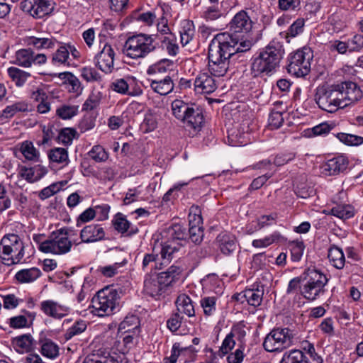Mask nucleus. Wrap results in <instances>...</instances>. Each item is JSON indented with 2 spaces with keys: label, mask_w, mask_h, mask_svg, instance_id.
Listing matches in <instances>:
<instances>
[{
  "label": "nucleus",
  "mask_w": 363,
  "mask_h": 363,
  "mask_svg": "<svg viewBox=\"0 0 363 363\" xmlns=\"http://www.w3.org/2000/svg\"><path fill=\"white\" fill-rule=\"evenodd\" d=\"M161 43L162 48L167 52L169 55L176 56L178 54L179 48L177 43L175 37L172 34L164 36L161 40Z\"/></svg>",
  "instance_id": "nucleus-40"
},
{
  "label": "nucleus",
  "mask_w": 363,
  "mask_h": 363,
  "mask_svg": "<svg viewBox=\"0 0 363 363\" xmlns=\"http://www.w3.org/2000/svg\"><path fill=\"white\" fill-rule=\"evenodd\" d=\"M48 172L45 167L38 164L30 168L24 167V178L30 183L40 180Z\"/></svg>",
  "instance_id": "nucleus-33"
},
{
  "label": "nucleus",
  "mask_w": 363,
  "mask_h": 363,
  "mask_svg": "<svg viewBox=\"0 0 363 363\" xmlns=\"http://www.w3.org/2000/svg\"><path fill=\"white\" fill-rule=\"evenodd\" d=\"M187 236L186 228L178 223L170 225L162 232V237L167 242L185 240Z\"/></svg>",
  "instance_id": "nucleus-24"
},
{
  "label": "nucleus",
  "mask_w": 363,
  "mask_h": 363,
  "mask_svg": "<svg viewBox=\"0 0 363 363\" xmlns=\"http://www.w3.org/2000/svg\"><path fill=\"white\" fill-rule=\"evenodd\" d=\"M338 139L348 145H358L363 143V138L354 135L340 133L337 134Z\"/></svg>",
  "instance_id": "nucleus-55"
},
{
  "label": "nucleus",
  "mask_w": 363,
  "mask_h": 363,
  "mask_svg": "<svg viewBox=\"0 0 363 363\" xmlns=\"http://www.w3.org/2000/svg\"><path fill=\"white\" fill-rule=\"evenodd\" d=\"M313 58V52L309 47L304 46L297 50L290 55L288 72L296 77L306 76L311 71Z\"/></svg>",
  "instance_id": "nucleus-9"
},
{
  "label": "nucleus",
  "mask_w": 363,
  "mask_h": 363,
  "mask_svg": "<svg viewBox=\"0 0 363 363\" xmlns=\"http://www.w3.org/2000/svg\"><path fill=\"white\" fill-rule=\"evenodd\" d=\"M52 9L48 0H24V11L35 18L48 15Z\"/></svg>",
  "instance_id": "nucleus-18"
},
{
  "label": "nucleus",
  "mask_w": 363,
  "mask_h": 363,
  "mask_svg": "<svg viewBox=\"0 0 363 363\" xmlns=\"http://www.w3.org/2000/svg\"><path fill=\"white\" fill-rule=\"evenodd\" d=\"M305 280L301 293L306 299L315 301L325 294L328 279L323 273L315 269L308 270Z\"/></svg>",
  "instance_id": "nucleus-8"
},
{
  "label": "nucleus",
  "mask_w": 363,
  "mask_h": 363,
  "mask_svg": "<svg viewBox=\"0 0 363 363\" xmlns=\"http://www.w3.org/2000/svg\"><path fill=\"white\" fill-rule=\"evenodd\" d=\"M41 354L49 359H55L59 355V346L47 339L41 345Z\"/></svg>",
  "instance_id": "nucleus-41"
},
{
  "label": "nucleus",
  "mask_w": 363,
  "mask_h": 363,
  "mask_svg": "<svg viewBox=\"0 0 363 363\" xmlns=\"http://www.w3.org/2000/svg\"><path fill=\"white\" fill-rule=\"evenodd\" d=\"M24 43L27 45H32L37 49L51 48L54 46L52 39L46 38H36L34 36L24 38Z\"/></svg>",
  "instance_id": "nucleus-38"
},
{
  "label": "nucleus",
  "mask_w": 363,
  "mask_h": 363,
  "mask_svg": "<svg viewBox=\"0 0 363 363\" xmlns=\"http://www.w3.org/2000/svg\"><path fill=\"white\" fill-rule=\"evenodd\" d=\"M176 306L179 315L184 314L188 317H193L195 315V309L193 301L191 298L184 294L178 296L176 300Z\"/></svg>",
  "instance_id": "nucleus-27"
},
{
  "label": "nucleus",
  "mask_w": 363,
  "mask_h": 363,
  "mask_svg": "<svg viewBox=\"0 0 363 363\" xmlns=\"http://www.w3.org/2000/svg\"><path fill=\"white\" fill-rule=\"evenodd\" d=\"M194 35V30L191 26L187 23L186 26H184L180 30L181 43L183 46L187 45L192 40Z\"/></svg>",
  "instance_id": "nucleus-62"
},
{
  "label": "nucleus",
  "mask_w": 363,
  "mask_h": 363,
  "mask_svg": "<svg viewBox=\"0 0 363 363\" xmlns=\"http://www.w3.org/2000/svg\"><path fill=\"white\" fill-rule=\"evenodd\" d=\"M52 77H57L62 81V84L67 86L69 91L79 93L82 91L81 83L79 79L72 73L69 72L54 73Z\"/></svg>",
  "instance_id": "nucleus-28"
},
{
  "label": "nucleus",
  "mask_w": 363,
  "mask_h": 363,
  "mask_svg": "<svg viewBox=\"0 0 363 363\" xmlns=\"http://www.w3.org/2000/svg\"><path fill=\"white\" fill-rule=\"evenodd\" d=\"M69 231V228H62L52 232L47 240L40 243L39 250L43 252L54 255L69 252L72 245L68 238Z\"/></svg>",
  "instance_id": "nucleus-7"
},
{
  "label": "nucleus",
  "mask_w": 363,
  "mask_h": 363,
  "mask_svg": "<svg viewBox=\"0 0 363 363\" xmlns=\"http://www.w3.org/2000/svg\"><path fill=\"white\" fill-rule=\"evenodd\" d=\"M62 187V183H53L50 186L44 188L39 193V197L42 199H46L59 192Z\"/></svg>",
  "instance_id": "nucleus-57"
},
{
  "label": "nucleus",
  "mask_w": 363,
  "mask_h": 363,
  "mask_svg": "<svg viewBox=\"0 0 363 363\" xmlns=\"http://www.w3.org/2000/svg\"><path fill=\"white\" fill-rule=\"evenodd\" d=\"M216 301L215 297H205L201 300V305L205 315H211L216 311Z\"/></svg>",
  "instance_id": "nucleus-59"
},
{
  "label": "nucleus",
  "mask_w": 363,
  "mask_h": 363,
  "mask_svg": "<svg viewBox=\"0 0 363 363\" xmlns=\"http://www.w3.org/2000/svg\"><path fill=\"white\" fill-rule=\"evenodd\" d=\"M86 328V322L84 320L76 322L72 327H70L65 334V338L68 340L75 335L82 333Z\"/></svg>",
  "instance_id": "nucleus-52"
},
{
  "label": "nucleus",
  "mask_w": 363,
  "mask_h": 363,
  "mask_svg": "<svg viewBox=\"0 0 363 363\" xmlns=\"http://www.w3.org/2000/svg\"><path fill=\"white\" fill-rule=\"evenodd\" d=\"M115 52L108 44H105L103 49L95 56V65L106 74L113 70Z\"/></svg>",
  "instance_id": "nucleus-14"
},
{
  "label": "nucleus",
  "mask_w": 363,
  "mask_h": 363,
  "mask_svg": "<svg viewBox=\"0 0 363 363\" xmlns=\"http://www.w3.org/2000/svg\"><path fill=\"white\" fill-rule=\"evenodd\" d=\"M47 61L45 54H35L30 49H24V67H30L33 64L42 65Z\"/></svg>",
  "instance_id": "nucleus-35"
},
{
  "label": "nucleus",
  "mask_w": 363,
  "mask_h": 363,
  "mask_svg": "<svg viewBox=\"0 0 363 363\" xmlns=\"http://www.w3.org/2000/svg\"><path fill=\"white\" fill-rule=\"evenodd\" d=\"M347 42L350 52L359 51L363 48V35L356 34L349 39Z\"/></svg>",
  "instance_id": "nucleus-64"
},
{
  "label": "nucleus",
  "mask_w": 363,
  "mask_h": 363,
  "mask_svg": "<svg viewBox=\"0 0 363 363\" xmlns=\"http://www.w3.org/2000/svg\"><path fill=\"white\" fill-rule=\"evenodd\" d=\"M101 95L100 92L91 93L85 101L82 106V111H90L97 108L100 104Z\"/></svg>",
  "instance_id": "nucleus-49"
},
{
  "label": "nucleus",
  "mask_w": 363,
  "mask_h": 363,
  "mask_svg": "<svg viewBox=\"0 0 363 363\" xmlns=\"http://www.w3.org/2000/svg\"><path fill=\"white\" fill-rule=\"evenodd\" d=\"M89 157L96 162L106 161L108 157V153L105 149L101 145H94L89 152Z\"/></svg>",
  "instance_id": "nucleus-51"
},
{
  "label": "nucleus",
  "mask_w": 363,
  "mask_h": 363,
  "mask_svg": "<svg viewBox=\"0 0 363 363\" xmlns=\"http://www.w3.org/2000/svg\"><path fill=\"white\" fill-rule=\"evenodd\" d=\"M341 88L344 91L345 101L347 106H354L363 98V91L354 82H343Z\"/></svg>",
  "instance_id": "nucleus-22"
},
{
  "label": "nucleus",
  "mask_w": 363,
  "mask_h": 363,
  "mask_svg": "<svg viewBox=\"0 0 363 363\" xmlns=\"http://www.w3.org/2000/svg\"><path fill=\"white\" fill-rule=\"evenodd\" d=\"M331 214L341 219H348L354 216V211L350 205H337L331 209Z\"/></svg>",
  "instance_id": "nucleus-42"
},
{
  "label": "nucleus",
  "mask_w": 363,
  "mask_h": 363,
  "mask_svg": "<svg viewBox=\"0 0 363 363\" xmlns=\"http://www.w3.org/2000/svg\"><path fill=\"white\" fill-rule=\"evenodd\" d=\"M248 140V133L241 130L239 125L228 130V143L231 146L245 145Z\"/></svg>",
  "instance_id": "nucleus-26"
},
{
  "label": "nucleus",
  "mask_w": 363,
  "mask_h": 363,
  "mask_svg": "<svg viewBox=\"0 0 363 363\" xmlns=\"http://www.w3.org/2000/svg\"><path fill=\"white\" fill-rule=\"evenodd\" d=\"M348 164L344 156L332 158L321 166L322 173L327 176L337 175L347 169Z\"/></svg>",
  "instance_id": "nucleus-21"
},
{
  "label": "nucleus",
  "mask_w": 363,
  "mask_h": 363,
  "mask_svg": "<svg viewBox=\"0 0 363 363\" xmlns=\"http://www.w3.org/2000/svg\"><path fill=\"white\" fill-rule=\"evenodd\" d=\"M118 292L109 288L103 289L97 292L91 300V313L99 317L108 316L113 313L118 305Z\"/></svg>",
  "instance_id": "nucleus-5"
},
{
  "label": "nucleus",
  "mask_w": 363,
  "mask_h": 363,
  "mask_svg": "<svg viewBox=\"0 0 363 363\" xmlns=\"http://www.w3.org/2000/svg\"><path fill=\"white\" fill-rule=\"evenodd\" d=\"M106 232L100 224H89L80 231L81 242L92 243L105 240Z\"/></svg>",
  "instance_id": "nucleus-19"
},
{
  "label": "nucleus",
  "mask_w": 363,
  "mask_h": 363,
  "mask_svg": "<svg viewBox=\"0 0 363 363\" xmlns=\"http://www.w3.org/2000/svg\"><path fill=\"white\" fill-rule=\"evenodd\" d=\"M211 4L206 7L203 14V17L206 21H215L223 16L222 11L218 6V2Z\"/></svg>",
  "instance_id": "nucleus-47"
},
{
  "label": "nucleus",
  "mask_w": 363,
  "mask_h": 363,
  "mask_svg": "<svg viewBox=\"0 0 363 363\" xmlns=\"http://www.w3.org/2000/svg\"><path fill=\"white\" fill-rule=\"evenodd\" d=\"M294 334L289 328H276L265 337L263 347L267 352L282 350L292 345Z\"/></svg>",
  "instance_id": "nucleus-10"
},
{
  "label": "nucleus",
  "mask_w": 363,
  "mask_h": 363,
  "mask_svg": "<svg viewBox=\"0 0 363 363\" xmlns=\"http://www.w3.org/2000/svg\"><path fill=\"white\" fill-rule=\"evenodd\" d=\"M203 121L202 109L196 104H191L182 122L186 130L196 133L201 130Z\"/></svg>",
  "instance_id": "nucleus-15"
},
{
  "label": "nucleus",
  "mask_w": 363,
  "mask_h": 363,
  "mask_svg": "<svg viewBox=\"0 0 363 363\" xmlns=\"http://www.w3.org/2000/svg\"><path fill=\"white\" fill-rule=\"evenodd\" d=\"M191 106V104H186L182 100L175 99L172 103V114L182 121Z\"/></svg>",
  "instance_id": "nucleus-37"
},
{
  "label": "nucleus",
  "mask_w": 363,
  "mask_h": 363,
  "mask_svg": "<svg viewBox=\"0 0 363 363\" xmlns=\"http://www.w3.org/2000/svg\"><path fill=\"white\" fill-rule=\"evenodd\" d=\"M304 248L305 247L303 242H293L291 248V259L293 261L297 262L301 259Z\"/></svg>",
  "instance_id": "nucleus-61"
},
{
  "label": "nucleus",
  "mask_w": 363,
  "mask_h": 363,
  "mask_svg": "<svg viewBox=\"0 0 363 363\" xmlns=\"http://www.w3.org/2000/svg\"><path fill=\"white\" fill-rule=\"evenodd\" d=\"M49 158L52 162L62 163L68 160L67 151L65 148L57 147L50 150Z\"/></svg>",
  "instance_id": "nucleus-53"
},
{
  "label": "nucleus",
  "mask_w": 363,
  "mask_h": 363,
  "mask_svg": "<svg viewBox=\"0 0 363 363\" xmlns=\"http://www.w3.org/2000/svg\"><path fill=\"white\" fill-rule=\"evenodd\" d=\"M80 72L82 77L87 82H99L101 79L100 74L91 67H84Z\"/></svg>",
  "instance_id": "nucleus-50"
},
{
  "label": "nucleus",
  "mask_w": 363,
  "mask_h": 363,
  "mask_svg": "<svg viewBox=\"0 0 363 363\" xmlns=\"http://www.w3.org/2000/svg\"><path fill=\"white\" fill-rule=\"evenodd\" d=\"M283 113L281 111H272L269 116V126L272 129H277L284 123Z\"/></svg>",
  "instance_id": "nucleus-56"
},
{
  "label": "nucleus",
  "mask_w": 363,
  "mask_h": 363,
  "mask_svg": "<svg viewBox=\"0 0 363 363\" xmlns=\"http://www.w3.org/2000/svg\"><path fill=\"white\" fill-rule=\"evenodd\" d=\"M112 223L115 230L121 233H127L128 235H133L136 233L138 230L137 228L131 226L130 223L121 213H116Z\"/></svg>",
  "instance_id": "nucleus-29"
},
{
  "label": "nucleus",
  "mask_w": 363,
  "mask_h": 363,
  "mask_svg": "<svg viewBox=\"0 0 363 363\" xmlns=\"http://www.w3.org/2000/svg\"><path fill=\"white\" fill-rule=\"evenodd\" d=\"M211 72H201L194 79V91L197 94H209L214 92L217 87V82Z\"/></svg>",
  "instance_id": "nucleus-17"
},
{
  "label": "nucleus",
  "mask_w": 363,
  "mask_h": 363,
  "mask_svg": "<svg viewBox=\"0 0 363 363\" xmlns=\"http://www.w3.org/2000/svg\"><path fill=\"white\" fill-rule=\"evenodd\" d=\"M284 240V237L277 231L264 237L262 239L254 240L252 245L256 248L267 247L274 242H278Z\"/></svg>",
  "instance_id": "nucleus-36"
},
{
  "label": "nucleus",
  "mask_w": 363,
  "mask_h": 363,
  "mask_svg": "<svg viewBox=\"0 0 363 363\" xmlns=\"http://www.w3.org/2000/svg\"><path fill=\"white\" fill-rule=\"evenodd\" d=\"M189 350L187 347H182L179 342H175L172 348L171 354L164 359V363H176L178 358Z\"/></svg>",
  "instance_id": "nucleus-45"
},
{
  "label": "nucleus",
  "mask_w": 363,
  "mask_h": 363,
  "mask_svg": "<svg viewBox=\"0 0 363 363\" xmlns=\"http://www.w3.org/2000/svg\"><path fill=\"white\" fill-rule=\"evenodd\" d=\"M252 40L239 38L229 33L217 34L208 45V70L214 77L224 76L230 64V58L238 52L250 50Z\"/></svg>",
  "instance_id": "nucleus-1"
},
{
  "label": "nucleus",
  "mask_w": 363,
  "mask_h": 363,
  "mask_svg": "<svg viewBox=\"0 0 363 363\" xmlns=\"http://www.w3.org/2000/svg\"><path fill=\"white\" fill-rule=\"evenodd\" d=\"M157 43L154 35L138 34L129 37L124 44L123 52L132 59L145 58L150 52L155 50Z\"/></svg>",
  "instance_id": "nucleus-4"
},
{
  "label": "nucleus",
  "mask_w": 363,
  "mask_h": 363,
  "mask_svg": "<svg viewBox=\"0 0 363 363\" xmlns=\"http://www.w3.org/2000/svg\"><path fill=\"white\" fill-rule=\"evenodd\" d=\"M79 106L63 104L56 110V114L63 120L70 119L77 115Z\"/></svg>",
  "instance_id": "nucleus-43"
},
{
  "label": "nucleus",
  "mask_w": 363,
  "mask_h": 363,
  "mask_svg": "<svg viewBox=\"0 0 363 363\" xmlns=\"http://www.w3.org/2000/svg\"><path fill=\"white\" fill-rule=\"evenodd\" d=\"M280 363H309L308 358L299 350L285 352Z\"/></svg>",
  "instance_id": "nucleus-34"
},
{
  "label": "nucleus",
  "mask_w": 363,
  "mask_h": 363,
  "mask_svg": "<svg viewBox=\"0 0 363 363\" xmlns=\"http://www.w3.org/2000/svg\"><path fill=\"white\" fill-rule=\"evenodd\" d=\"M0 258L8 266L18 264L23 258V242L18 235L9 234L0 242Z\"/></svg>",
  "instance_id": "nucleus-6"
},
{
  "label": "nucleus",
  "mask_w": 363,
  "mask_h": 363,
  "mask_svg": "<svg viewBox=\"0 0 363 363\" xmlns=\"http://www.w3.org/2000/svg\"><path fill=\"white\" fill-rule=\"evenodd\" d=\"M305 21L303 18H298L289 28L286 37L295 38L303 32Z\"/></svg>",
  "instance_id": "nucleus-54"
},
{
  "label": "nucleus",
  "mask_w": 363,
  "mask_h": 363,
  "mask_svg": "<svg viewBox=\"0 0 363 363\" xmlns=\"http://www.w3.org/2000/svg\"><path fill=\"white\" fill-rule=\"evenodd\" d=\"M295 157V153L292 152H281L275 156L274 164L277 167L283 166L292 161Z\"/></svg>",
  "instance_id": "nucleus-60"
},
{
  "label": "nucleus",
  "mask_w": 363,
  "mask_h": 363,
  "mask_svg": "<svg viewBox=\"0 0 363 363\" xmlns=\"http://www.w3.org/2000/svg\"><path fill=\"white\" fill-rule=\"evenodd\" d=\"M140 320L135 315H128L120 323L118 330L124 333H139Z\"/></svg>",
  "instance_id": "nucleus-31"
},
{
  "label": "nucleus",
  "mask_w": 363,
  "mask_h": 363,
  "mask_svg": "<svg viewBox=\"0 0 363 363\" xmlns=\"http://www.w3.org/2000/svg\"><path fill=\"white\" fill-rule=\"evenodd\" d=\"M69 59V50L67 46H61L60 47L56 52L53 54L52 61V63L60 64V65H67Z\"/></svg>",
  "instance_id": "nucleus-46"
},
{
  "label": "nucleus",
  "mask_w": 363,
  "mask_h": 363,
  "mask_svg": "<svg viewBox=\"0 0 363 363\" xmlns=\"http://www.w3.org/2000/svg\"><path fill=\"white\" fill-rule=\"evenodd\" d=\"M157 126V121L156 117L151 114H146L143 122L141 124V128L145 133H148L154 130Z\"/></svg>",
  "instance_id": "nucleus-58"
},
{
  "label": "nucleus",
  "mask_w": 363,
  "mask_h": 363,
  "mask_svg": "<svg viewBox=\"0 0 363 363\" xmlns=\"http://www.w3.org/2000/svg\"><path fill=\"white\" fill-rule=\"evenodd\" d=\"M263 294V290L259 289H246L240 294L234 295L233 298L241 303L246 301L250 306L257 307L262 303Z\"/></svg>",
  "instance_id": "nucleus-23"
},
{
  "label": "nucleus",
  "mask_w": 363,
  "mask_h": 363,
  "mask_svg": "<svg viewBox=\"0 0 363 363\" xmlns=\"http://www.w3.org/2000/svg\"><path fill=\"white\" fill-rule=\"evenodd\" d=\"M328 257L334 267L338 269L344 267L345 263V255L342 250L338 247L331 246L328 250Z\"/></svg>",
  "instance_id": "nucleus-32"
},
{
  "label": "nucleus",
  "mask_w": 363,
  "mask_h": 363,
  "mask_svg": "<svg viewBox=\"0 0 363 363\" xmlns=\"http://www.w3.org/2000/svg\"><path fill=\"white\" fill-rule=\"evenodd\" d=\"M189 239L195 244H200L203 238V219L199 206H191L189 214Z\"/></svg>",
  "instance_id": "nucleus-13"
},
{
  "label": "nucleus",
  "mask_w": 363,
  "mask_h": 363,
  "mask_svg": "<svg viewBox=\"0 0 363 363\" xmlns=\"http://www.w3.org/2000/svg\"><path fill=\"white\" fill-rule=\"evenodd\" d=\"M151 89L160 95H167L174 89V83L170 77L167 76L161 80H152Z\"/></svg>",
  "instance_id": "nucleus-30"
},
{
  "label": "nucleus",
  "mask_w": 363,
  "mask_h": 363,
  "mask_svg": "<svg viewBox=\"0 0 363 363\" xmlns=\"http://www.w3.org/2000/svg\"><path fill=\"white\" fill-rule=\"evenodd\" d=\"M173 61L169 59H162L157 63L151 65L147 69V74H156L166 72L171 69L173 66Z\"/></svg>",
  "instance_id": "nucleus-44"
},
{
  "label": "nucleus",
  "mask_w": 363,
  "mask_h": 363,
  "mask_svg": "<svg viewBox=\"0 0 363 363\" xmlns=\"http://www.w3.org/2000/svg\"><path fill=\"white\" fill-rule=\"evenodd\" d=\"M284 49L282 44L276 40L271 41L258 56L252 59L250 71L254 77L262 74L269 75L279 66Z\"/></svg>",
  "instance_id": "nucleus-2"
},
{
  "label": "nucleus",
  "mask_w": 363,
  "mask_h": 363,
  "mask_svg": "<svg viewBox=\"0 0 363 363\" xmlns=\"http://www.w3.org/2000/svg\"><path fill=\"white\" fill-rule=\"evenodd\" d=\"M77 134V132L74 128H65L60 131L58 140L64 145H69L72 143Z\"/></svg>",
  "instance_id": "nucleus-48"
},
{
  "label": "nucleus",
  "mask_w": 363,
  "mask_h": 363,
  "mask_svg": "<svg viewBox=\"0 0 363 363\" xmlns=\"http://www.w3.org/2000/svg\"><path fill=\"white\" fill-rule=\"evenodd\" d=\"M40 308L42 311L48 316L55 319H61L69 313V308L65 305H62L52 300H46L41 303Z\"/></svg>",
  "instance_id": "nucleus-20"
},
{
  "label": "nucleus",
  "mask_w": 363,
  "mask_h": 363,
  "mask_svg": "<svg viewBox=\"0 0 363 363\" xmlns=\"http://www.w3.org/2000/svg\"><path fill=\"white\" fill-rule=\"evenodd\" d=\"M216 242L222 253L228 255L237 248L235 238L230 234L220 233L216 238Z\"/></svg>",
  "instance_id": "nucleus-25"
},
{
  "label": "nucleus",
  "mask_w": 363,
  "mask_h": 363,
  "mask_svg": "<svg viewBox=\"0 0 363 363\" xmlns=\"http://www.w3.org/2000/svg\"><path fill=\"white\" fill-rule=\"evenodd\" d=\"M111 87L118 93L131 96H140L143 92L134 77L116 79L112 83Z\"/></svg>",
  "instance_id": "nucleus-16"
},
{
  "label": "nucleus",
  "mask_w": 363,
  "mask_h": 363,
  "mask_svg": "<svg viewBox=\"0 0 363 363\" xmlns=\"http://www.w3.org/2000/svg\"><path fill=\"white\" fill-rule=\"evenodd\" d=\"M253 26V21L248 13L242 10L237 13L229 23L230 34L239 38H245V35L249 33Z\"/></svg>",
  "instance_id": "nucleus-12"
},
{
  "label": "nucleus",
  "mask_w": 363,
  "mask_h": 363,
  "mask_svg": "<svg viewBox=\"0 0 363 363\" xmlns=\"http://www.w3.org/2000/svg\"><path fill=\"white\" fill-rule=\"evenodd\" d=\"M182 272V267L172 265L165 272L147 275L144 281V292L155 299L164 297L169 288L181 279Z\"/></svg>",
  "instance_id": "nucleus-3"
},
{
  "label": "nucleus",
  "mask_w": 363,
  "mask_h": 363,
  "mask_svg": "<svg viewBox=\"0 0 363 363\" xmlns=\"http://www.w3.org/2000/svg\"><path fill=\"white\" fill-rule=\"evenodd\" d=\"M179 246V243L172 245V242H167V240L162 245L160 254L163 264L170 262L174 257V254L178 251Z\"/></svg>",
  "instance_id": "nucleus-39"
},
{
  "label": "nucleus",
  "mask_w": 363,
  "mask_h": 363,
  "mask_svg": "<svg viewBox=\"0 0 363 363\" xmlns=\"http://www.w3.org/2000/svg\"><path fill=\"white\" fill-rule=\"evenodd\" d=\"M337 94L334 92L333 85L321 86L316 89L315 101L319 108L329 113H334L339 109L337 103Z\"/></svg>",
  "instance_id": "nucleus-11"
},
{
  "label": "nucleus",
  "mask_w": 363,
  "mask_h": 363,
  "mask_svg": "<svg viewBox=\"0 0 363 363\" xmlns=\"http://www.w3.org/2000/svg\"><path fill=\"white\" fill-rule=\"evenodd\" d=\"M101 359V363H127L124 354L107 353V355L102 356Z\"/></svg>",
  "instance_id": "nucleus-63"
}]
</instances>
